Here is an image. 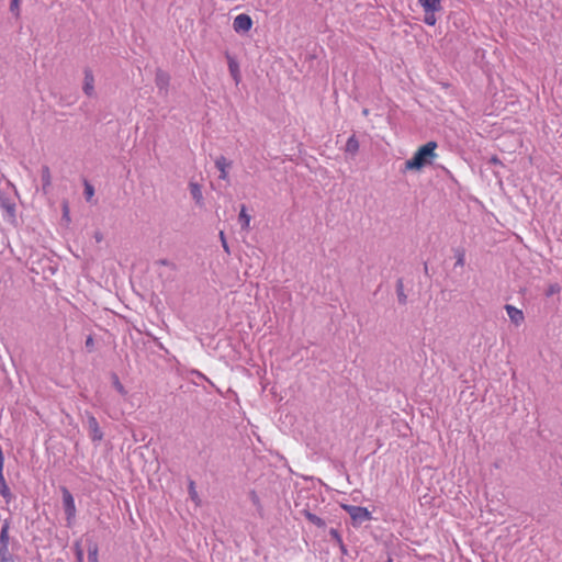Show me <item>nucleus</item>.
<instances>
[{
    "label": "nucleus",
    "instance_id": "1",
    "mask_svg": "<svg viewBox=\"0 0 562 562\" xmlns=\"http://www.w3.org/2000/svg\"><path fill=\"white\" fill-rule=\"evenodd\" d=\"M437 148L438 144L434 140L420 146L413 158L405 161V170H420L426 165H430L437 158Z\"/></svg>",
    "mask_w": 562,
    "mask_h": 562
},
{
    "label": "nucleus",
    "instance_id": "2",
    "mask_svg": "<svg viewBox=\"0 0 562 562\" xmlns=\"http://www.w3.org/2000/svg\"><path fill=\"white\" fill-rule=\"evenodd\" d=\"M340 506L345 512H347L350 515L352 524L355 526L372 519L371 513L366 507L353 506L348 504H341Z\"/></svg>",
    "mask_w": 562,
    "mask_h": 562
},
{
    "label": "nucleus",
    "instance_id": "3",
    "mask_svg": "<svg viewBox=\"0 0 562 562\" xmlns=\"http://www.w3.org/2000/svg\"><path fill=\"white\" fill-rule=\"evenodd\" d=\"M61 494H63V504H64V508H65V513H66V519H67L68 526H70L72 520L76 517L75 499H74L71 493L66 487L61 488Z\"/></svg>",
    "mask_w": 562,
    "mask_h": 562
},
{
    "label": "nucleus",
    "instance_id": "4",
    "mask_svg": "<svg viewBox=\"0 0 562 562\" xmlns=\"http://www.w3.org/2000/svg\"><path fill=\"white\" fill-rule=\"evenodd\" d=\"M252 20L248 14L241 13L235 16L233 29L236 33H247L252 27Z\"/></svg>",
    "mask_w": 562,
    "mask_h": 562
},
{
    "label": "nucleus",
    "instance_id": "5",
    "mask_svg": "<svg viewBox=\"0 0 562 562\" xmlns=\"http://www.w3.org/2000/svg\"><path fill=\"white\" fill-rule=\"evenodd\" d=\"M505 310L513 324H515L516 326H520L524 323L525 315L521 310L509 304L505 306Z\"/></svg>",
    "mask_w": 562,
    "mask_h": 562
},
{
    "label": "nucleus",
    "instance_id": "6",
    "mask_svg": "<svg viewBox=\"0 0 562 562\" xmlns=\"http://www.w3.org/2000/svg\"><path fill=\"white\" fill-rule=\"evenodd\" d=\"M83 91L88 97L94 93V77L90 69L85 70Z\"/></svg>",
    "mask_w": 562,
    "mask_h": 562
},
{
    "label": "nucleus",
    "instance_id": "7",
    "mask_svg": "<svg viewBox=\"0 0 562 562\" xmlns=\"http://www.w3.org/2000/svg\"><path fill=\"white\" fill-rule=\"evenodd\" d=\"M228 69L236 83L240 81L239 65L236 59L227 55Z\"/></svg>",
    "mask_w": 562,
    "mask_h": 562
},
{
    "label": "nucleus",
    "instance_id": "8",
    "mask_svg": "<svg viewBox=\"0 0 562 562\" xmlns=\"http://www.w3.org/2000/svg\"><path fill=\"white\" fill-rule=\"evenodd\" d=\"M425 13L437 12L441 10L440 0H418Z\"/></svg>",
    "mask_w": 562,
    "mask_h": 562
},
{
    "label": "nucleus",
    "instance_id": "9",
    "mask_svg": "<svg viewBox=\"0 0 562 562\" xmlns=\"http://www.w3.org/2000/svg\"><path fill=\"white\" fill-rule=\"evenodd\" d=\"M229 165L231 164L226 160V158L224 156H221L216 159L215 166L220 170V178L222 180H227V178H228L227 168L229 167Z\"/></svg>",
    "mask_w": 562,
    "mask_h": 562
},
{
    "label": "nucleus",
    "instance_id": "10",
    "mask_svg": "<svg viewBox=\"0 0 562 562\" xmlns=\"http://www.w3.org/2000/svg\"><path fill=\"white\" fill-rule=\"evenodd\" d=\"M0 495L5 499L7 503H10L12 499V493L4 480V476H2V480H0Z\"/></svg>",
    "mask_w": 562,
    "mask_h": 562
},
{
    "label": "nucleus",
    "instance_id": "11",
    "mask_svg": "<svg viewBox=\"0 0 562 562\" xmlns=\"http://www.w3.org/2000/svg\"><path fill=\"white\" fill-rule=\"evenodd\" d=\"M42 182H43L44 191H46L52 184V175H50V170L47 166H44L42 168Z\"/></svg>",
    "mask_w": 562,
    "mask_h": 562
},
{
    "label": "nucleus",
    "instance_id": "12",
    "mask_svg": "<svg viewBox=\"0 0 562 562\" xmlns=\"http://www.w3.org/2000/svg\"><path fill=\"white\" fill-rule=\"evenodd\" d=\"M89 426H90L91 430L93 431V440H101L102 434L99 429V424H98L95 417H93V416L89 417Z\"/></svg>",
    "mask_w": 562,
    "mask_h": 562
},
{
    "label": "nucleus",
    "instance_id": "13",
    "mask_svg": "<svg viewBox=\"0 0 562 562\" xmlns=\"http://www.w3.org/2000/svg\"><path fill=\"white\" fill-rule=\"evenodd\" d=\"M250 220H251L250 215L247 214L246 207L243 205L241 210L239 212V222L241 223V227L244 229H246V231L249 229V227H250Z\"/></svg>",
    "mask_w": 562,
    "mask_h": 562
},
{
    "label": "nucleus",
    "instance_id": "14",
    "mask_svg": "<svg viewBox=\"0 0 562 562\" xmlns=\"http://www.w3.org/2000/svg\"><path fill=\"white\" fill-rule=\"evenodd\" d=\"M9 544V522H4L0 531V546L8 547Z\"/></svg>",
    "mask_w": 562,
    "mask_h": 562
},
{
    "label": "nucleus",
    "instance_id": "15",
    "mask_svg": "<svg viewBox=\"0 0 562 562\" xmlns=\"http://www.w3.org/2000/svg\"><path fill=\"white\" fill-rule=\"evenodd\" d=\"M305 517H306V519H307L310 522H312L313 525H315V526H317V527H319V528H323V527H325V525H326V524H325V521H324L321 517H318V516H316L315 514H312V513H310V512H306V513H305Z\"/></svg>",
    "mask_w": 562,
    "mask_h": 562
},
{
    "label": "nucleus",
    "instance_id": "16",
    "mask_svg": "<svg viewBox=\"0 0 562 562\" xmlns=\"http://www.w3.org/2000/svg\"><path fill=\"white\" fill-rule=\"evenodd\" d=\"M190 190H191V194L193 196V199L198 202V203H201L202 200H203V195H202V191H201V188L199 184L196 183H191L190 184Z\"/></svg>",
    "mask_w": 562,
    "mask_h": 562
},
{
    "label": "nucleus",
    "instance_id": "17",
    "mask_svg": "<svg viewBox=\"0 0 562 562\" xmlns=\"http://www.w3.org/2000/svg\"><path fill=\"white\" fill-rule=\"evenodd\" d=\"M98 546L92 543L88 549V561L89 562H99L98 560Z\"/></svg>",
    "mask_w": 562,
    "mask_h": 562
},
{
    "label": "nucleus",
    "instance_id": "18",
    "mask_svg": "<svg viewBox=\"0 0 562 562\" xmlns=\"http://www.w3.org/2000/svg\"><path fill=\"white\" fill-rule=\"evenodd\" d=\"M113 385L121 395L125 396L127 394L124 385L120 382L117 375H113Z\"/></svg>",
    "mask_w": 562,
    "mask_h": 562
},
{
    "label": "nucleus",
    "instance_id": "19",
    "mask_svg": "<svg viewBox=\"0 0 562 562\" xmlns=\"http://www.w3.org/2000/svg\"><path fill=\"white\" fill-rule=\"evenodd\" d=\"M359 148L358 140L355 138V136H351L347 142V149L349 151H357Z\"/></svg>",
    "mask_w": 562,
    "mask_h": 562
},
{
    "label": "nucleus",
    "instance_id": "20",
    "mask_svg": "<svg viewBox=\"0 0 562 562\" xmlns=\"http://www.w3.org/2000/svg\"><path fill=\"white\" fill-rule=\"evenodd\" d=\"M20 2L21 0H11L10 10L15 14L16 18L20 16Z\"/></svg>",
    "mask_w": 562,
    "mask_h": 562
},
{
    "label": "nucleus",
    "instance_id": "21",
    "mask_svg": "<svg viewBox=\"0 0 562 562\" xmlns=\"http://www.w3.org/2000/svg\"><path fill=\"white\" fill-rule=\"evenodd\" d=\"M424 22L428 25H435L437 22V19L435 16V12H428L425 14Z\"/></svg>",
    "mask_w": 562,
    "mask_h": 562
},
{
    "label": "nucleus",
    "instance_id": "22",
    "mask_svg": "<svg viewBox=\"0 0 562 562\" xmlns=\"http://www.w3.org/2000/svg\"><path fill=\"white\" fill-rule=\"evenodd\" d=\"M69 204L67 201L63 202V217L64 220L69 223L70 222V215H69Z\"/></svg>",
    "mask_w": 562,
    "mask_h": 562
},
{
    "label": "nucleus",
    "instance_id": "23",
    "mask_svg": "<svg viewBox=\"0 0 562 562\" xmlns=\"http://www.w3.org/2000/svg\"><path fill=\"white\" fill-rule=\"evenodd\" d=\"M85 194L87 200H90L94 194V189L89 182L85 183Z\"/></svg>",
    "mask_w": 562,
    "mask_h": 562
},
{
    "label": "nucleus",
    "instance_id": "24",
    "mask_svg": "<svg viewBox=\"0 0 562 562\" xmlns=\"http://www.w3.org/2000/svg\"><path fill=\"white\" fill-rule=\"evenodd\" d=\"M77 562H83V551L79 543L75 546Z\"/></svg>",
    "mask_w": 562,
    "mask_h": 562
},
{
    "label": "nucleus",
    "instance_id": "25",
    "mask_svg": "<svg viewBox=\"0 0 562 562\" xmlns=\"http://www.w3.org/2000/svg\"><path fill=\"white\" fill-rule=\"evenodd\" d=\"M0 562H8V547L0 546Z\"/></svg>",
    "mask_w": 562,
    "mask_h": 562
},
{
    "label": "nucleus",
    "instance_id": "26",
    "mask_svg": "<svg viewBox=\"0 0 562 562\" xmlns=\"http://www.w3.org/2000/svg\"><path fill=\"white\" fill-rule=\"evenodd\" d=\"M329 533L337 541L338 544L342 546V539L336 529H330Z\"/></svg>",
    "mask_w": 562,
    "mask_h": 562
},
{
    "label": "nucleus",
    "instance_id": "27",
    "mask_svg": "<svg viewBox=\"0 0 562 562\" xmlns=\"http://www.w3.org/2000/svg\"><path fill=\"white\" fill-rule=\"evenodd\" d=\"M220 237H221V240H222V245H223V248L225 249V251H229L228 250V245H227V241L225 239V235L223 232L220 233Z\"/></svg>",
    "mask_w": 562,
    "mask_h": 562
},
{
    "label": "nucleus",
    "instance_id": "28",
    "mask_svg": "<svg viewBox=\"0 0 562 562\" xmlns=\"http://www.w3.org/2000/svg\"><path fill=\"white\" fill-rule=\"evenodd\" d=\"M190 494H191L192 499L198 501V494H196V492L194 490V483L193 482L190 483Z\"/></svg>",
    "mask_w": 562,
    "mask_h": 562
},
{
    "label": "nucleus",
    "instance_id": "29",
    "mask_svg": "<svg viewBox=\"0 0 562 562\" xmlns=\"http://www.w3.org/2000/svg\"><path fill=\"white\" fill-rule=\"evenodd\" d=\"M86 346H87V347L93 346V339H92V337H88V339H87V341H86Z\"/></svg>",
    "mask_w": 562,
    "mask_h": 562
},
{
    "label": "nucleus",
    "instance_id": "30",
    "mask_svg": "<svg viewBox=\"0 0 562 562\" xmlns=\"http://www.w3.org/2000/svg\"><path fill=\"white\" fill-rule=\"evenodd\" d=\"M463 262H464L463 255H460V257L458 258L457 265L463 266Z\"/></svg>",
    "mask_w": 562,
    "mask_h": 562
},
{
    "label": "nucleus",
    "instance_id": "31",
    "mask_svg": "<svg viewBox=\"0 0 562 562\" xmlns=\"http://www.w3.org/2000/svg\"><path fill=\"white\" fill-rule=\"evenodd\" d=\"M389 562H392V560H389Z\"/></svg>",
    "mask_w": 562,
    "mask_h": 562
}]
</instances>
